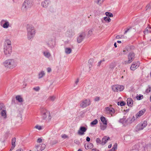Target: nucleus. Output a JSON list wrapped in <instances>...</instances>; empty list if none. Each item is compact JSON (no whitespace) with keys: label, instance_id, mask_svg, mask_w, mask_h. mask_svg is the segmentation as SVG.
Returning a JSON list of instances; mask_svg holds the SVG:
<instances>
[{"label":"nucleus","instance_id":"f257e3e1","mask_svg":"<svg viewBox=\"0 0 151 151\" xmlns=\"http://www.w3.org/2000/svg\"><path fill=\"white\" fill-rule=\"evenodd\" d=\"M3 66L7 68L12 69L17 65L16 60L13 59H9L5 60L3 63Z\"/></svg>","mask_w":151,"mask_h":151},{"label":"nucleus","instance_id":"f03ea898","mask_svg":"<svg viewBox=\"0 0 151 151\" xmlns=\"http://www.w3.org/2000/svg\"><path fill=\"white\" fill-rule=\"evenodd\" d=\"M27 38L29 40H32L35 35L36 30L33 26L28 25L27 27Z\"/></svg>","mask_w":151,"mask_h":151},{"label":"nucleus","instance_id":"7ed1b4c3","mask_svg":"<svg viewBox=\"0 0 151 151\" xmlns=\"http://www.w3.org/2000/svg\"><path fill=\"white\" fill-rule=\"evenodd\" d=\"M41 112L42 118L47 122H48L51 119L50 113L49 111L45 108H42L41 110Z\"/></svg>","mask_w":151,"mask_h":151},{"label":"nucleus","instance_id":"20e7f679","mask_svg":"<svg viewBox=\"0 0 151 151\" xmlns=\"http://www.w3.org/2000/svg\"><path fill=\"white\" fill-rule=\"evenodd\" d=\"M32 2L33 0H25L22 7V9L24 11L27 10L32 6Z\"/></svg>","mask_w":151,"mask_h":151},{"label":"nucleus","instance_id":"39448f33","mask_svg":"<svg viewBox=\"0 0 151 151\" xmlns=\"http://www.w3.org/2000/svg\"><path fill=\"white\" fill-rule=\"evenodd\" d=\"M147 125V122L146 121H144L141 122L139 124L136 126V130L138 131L142 130Z\"/></svg>","mask_w":151,"mask_h":151},{"label":"nucleus","instance_id":"423d86ee","mask_svg":"<svg viewBox=\"0 0 151 151\" xmlns=\"http://www.w3.org/2000/svg\"><path fill=\"white\" fill-rule=\"evenodd\" d=\"M3 51L6 57H9L12 52V47H4Z\"/></svg>","mask_w":151,"mask_h":151},{"label":"nucleus","instance_id":"0eeeda50","mask_svg":"<svg viewBox=\"0 0 151 151\" xmlns=\"http://www.w3.org/2000/svg\"><path fill=\"white\" fill-rule=\"evenodd\" d=\"M124 88L123 86L119 85H114L112 86V90L115 92L122 91L124 89Z\"/></svg>","mask_w":151,"mask_h":151},{"label":"nucleus","instance_id":"6e6552de","mask_svg":"<svg viewBox=\"0 0 151 151\" xmlns=\"http://www.w3.org/2000/svg\"><path fill=\"white\" fill-rule=\"evenodd\" d=\"M0 114L4 118H6V109L4 105L3 104H0Z\"/></svg>","mask_w":151,"mask_h":151},{"label":"nucleus","instance_id":"1a4fd4ad","mask_svg":"<svg viewBox=\"0 0 151 151\" xmlns=\"http://www.w3.org/2000/svg\"><path fill=\"white\" fill-rule=\"evenodd\" d=\"M91 102L89 99H86L81 101L80 103V106L83 108H85L91 104Z\"/></svg>","mask_w":151,"mask_h":151},{"label":"nucleus","instance_id":"9d476101","mask_svg":"<svg viewBox=\"0 0 151 151\" xmlns=\"http://www.w3.org/2000/svg\"><path fill=\"white\" fill-rule=\"evenodd\" d=\"M134 54L133 52H130L128 56V59L127 61H125V64H128L131 63L134 60Z\"/></svg>","mask_w":151,"mask_h":151},{"label":"nucleus","instance_id":"9b49d317","mask_svg":"<svg viewBox=\"0 0 151 151\" xmlns=\"http://www.w3.org/2000/svg\"><path fill=\"white\" fill-rule=\"evenodd\" d=\"M104 112L106 114H110L112 115V114L114 112V110L110 106L106 107L104 110Z\"/></svg>","mask_w":151,"mask_h":151},{"label":"nucleus","instance_id":"f8f14e48","mask_svg":"<svg viewBox=\"0 0 151 151\" xmlns=\"http://www.w3.org/2000/svg\"><path fill=\"white\" fill-rule=\"evenodd\" d=\"M86 36V33L84 32H81L77 38V40L78 43L81 42L83 40Z\"/></svg>","mask_w":151,"mask_h":151},{"label":"nucleus","instance_id":"ddd939ff","mask_svg":"<svg viewBox=\"0 0 151 151\" xmlns=\"http://www.w3.org/2000/svg\"><path fill=\"white\" fill-rule=\"evenodd\" d=\"M139 61L134 62L130 67V69L132 70H134L139 67Z\"/></svg>","mask_w":151,"mask_h":151},{"label":"nucleus","instance_id":"4468645a","mask_svg":"<svg viewBox=\"0 0 151 151\" xmlns=\"http://www.w3.org/2000/svg\"><path fill=\"white\" fill-rule=\"evenodd\" d=\"M48 46L51 48H53L55 45V42L54 39H50L47 42Z\"/></svg>","mask_w":151,"mask_h":151},{"label":"nucleus","instance_id":"2eb2a0df","mask_svg":"<svg viewBox=\"0 0 151 151\" xmlns=\"http://www.w3.org/2000/svg\"><path fill=\"white\" fill-rule=\"evenodd\" d=\"M87 129V128L84 127H81L78 130V133L80 135H83L84 134V132L86 131Z\"/></svg>","mask_w":151,"mask_h":151},{"label":"nucleus","instance_id":"dca6fc26","mask_svg":"<svg viewBox=\"0 0 151 151\" xmlns=\"http://www.w3.org/2000/svg\"><path fill=\"white\" fill-rule=\"evenodd\" d=\"M12 47L11 40L9 39L5 40L4 47Z\"/></svg>","mask_w":151,"mask_h":151},{"label":"nucleus","instance_id":"f3484780","mask_svg":"<svg viewBox=\"0 0 151 151\" xmlns=\"http://www.w3.org/2000/svg\"><path fill=\"white\" fill-rule=\"evenodd\" d=\"M74 35V32L72 29L68 31L66 33V36L69 37H71Z\"/></svg>","mask_w":151,"mask_h":151},{"label":"nucleus","instance_id":"a211bd4d","mask_svg":"<svg viewBox=\"0 0 151 151\" xmlns=\"http://www.w3.org/2000/svg\"><path fill=\"white\" fill-rule=\"evenodd\" d=\"M43 54L47 58H49L51 56V54L48 50L44 51L43 52Z\"/></svg>","mask_w":151,"mask_h":151},{"label":"nucleus","instance_id":"6ab92c4d","mask_svg":"<svg viewBox=\"0 0 151 151\" xmlns=\"http://www.w3.org/2000/svg\"><path fill=\"white\" fill-rule=\"evenodd\" d=\"M50 2V1L49 0H45L42 2L41 5L43 7L46 8L48 6Z\"/></svg>","mask_w":151,"mask_h":151},{"label":"nucleus","instance_id":"aec40b11","mask_svg":"<svg viewBox=\"0 0 151 151\" xmlns=\"http://www.w3.org/2000/svg\"><path fill=\"white\" fill-rule=\"evenodd\" d=\"M93 147V144L90 142H88L85 145V147L86 149H92Z\"/></svg>","mask_w":151,"mask_h":151},{"label":"nucleus","instance_id":"412c9836","mask_svg":"<svg viewBox=\"0 0 151 151\" xmlns=\"http://www.w3.org/2000/svg\"><path fill=\"white\" fill-rule=\"evenodd\" d=\"M109 137H107L106 136H105L104 137L102 140L101 144L102 145H104L107 142L108 140L109 139Z\"/></svg>","mask_w":151,"mask_h":151},{"label":"nucleus","instance_id":"4be33fe9","mask_svg":"<svg viewBox=\"0 0 151 151\" xmlns=\"http://www.w3.org/2000/svg\"><path fill=\"white\" fill-rule=\"evenodd\" d=\"M45 72L44 71L42 70L38 74V78L40 79L43 78L45 75Z\"/></svg>","mask_w":151,"mask_h":151},{"label":"nucleus","instance_id":"5701e85b","mask_svg":"<svg viewBox=\"0 0 151 151\" xmlns=\"http://www.w3.org/2000/svg\"><path fill=\"white\" fill-rule=\"evenodd\" d=\"M146 111V110L145 109H143L141 111H140L138 113L136 114V116L137 117H138L142 115Z\"/></svg>","mask_w":151,"mask_h":151},{"label":"nucleus","instance_id":"b1692460","mask_svg":"<svg viewBox=\"0 0 151 151\" xmlns=\"http://www.w3.org/2000/svg\"><path fill=\"white\" fill-rule=\"evenodd\" d=\"M127 103L128 105L132 106L133 104V101L131 98H128L127 99Z\"/></svg>","mask_w":151,"mask_h":151},{"label":"nucleus","instance_id":"393cba45","mask_svg":"<svg viewBox=\"0 0 151 151\" xmlns=\"http://www.w3.org/2000/svg\"><path fill=\"white\" fill-rule=\"evenodd\" d=\"M104 2L103 0H94V2L97 4L101 6Z\"/></svg>","mask_w":151,"mask_h":151},{"label":"nucleus","instance_id":"a878e982","mask_svg":"<svg viewBox=\"0 0 151 151\" xmlns=\"http://www.w3.org/2000/svg\"><path fill=\"white\" fill-rule=\"evenodd\" d=\"M72 50L69 47H66L65 48V52L67 54H68L71 53Z\"/></svg>","mask_w":151,"mask_h":151},{"label":"nucleus","instance_id":"bb28decb","mask_svg":"<svg viewBox=\"0 0 151 151\" xmlns=\"http://www.w3.org/2000/svg\"><path fill=\"white\" fill-rule=\"evenodd\" d=\"M16 99L19 102H22L23 101V99L22 97L20 95H18L16 96Z\"/></svg>","mask_w":151,"mask_h":151},{"label":"nucleus","instance_id":"cd10ccee","mask_svg":"<svg viewBox=\"0 0 151 151\" xmlns=\"http://www.w3.org/2000/svg\"><path fill=\"white\" fill-rule=\"evenodd\" d=\"M100 119L102 122V124H107V121L105 117L103 116H101L100 118Z\"/></svg>","mask_w":151,"mask_h":151},{"label":"nucleus","instance_id":"c85d7f7f","mask_svg":"<svg viewBox=\"0 0 151 151\" xmlns=\"http://www.w3.org/2000/svg\"><path fill=\"white\" fill-rule=\"evenodd\" d=\"M9 26V22L7 21L6 23H4L3 25L1 26L4 28H7Z\"/></svg>","mask_w":151,"mask_h":151},{"label":"nucleus","instance_id":"c756f323","mask_svg":"<svg viewBox=\"0 0 151 151\" xmlns=\"http://www.w3.org/2000/svg\"><path fill=\"white\" fill-rule=\"evenodd\" d=\"M92 88L91 86H88L86 87V91L88 93H90L91 91Z\"/></svg>","mask_w":151,"mask_h":151},{"label":"nucleus","instance_id":"7c9ffc66","mask_svg":"<svg viewBox=\"0 0 151 151\" xmlns=\"http://www.w3.org/2000/svg\"><path fill=\"white\" fill-rule=\"evenodd\" d=\"M134 117H133L132 118H129L127 120V124H131L133 122L134 120Z\"/></svg>","mask_w":151,"mask_h":151},{"label":"nucleus","instance_id":"2f4dec72","mask_svg":"<svg viewBox=\"0 0 151 151\" xmlns=\"http://www.w3.org/2000/svg\"><path fill=\"white\" fill-rule=\"evenodd\" d=\"M107 124H103L101 123L100 124V129L101 130H104L106 129V126Z\"/></svg>","mask_w":151,"mask_h":151},{"label":"nucleus","instance_id":"473e14b6","mask_svg":"<svg viewBox=\"0 0 151 151\" xmlns=\"http://www.w3.org/2000/svg\"><path fill=\"white\" fill-rule=\"evenodd\" d=\"M150 28L151 29V27H150ZM150 28L148 27L146 28L144 31V33L145 35H146L148 33L151 32V31L150 30Z\"/></svg>","mask_w":151,"mask_h":151},{"label":"nucleus","instance_id":"72a5a7b5","mask_svg":"<svg viewBox=\"0 0 151 151\" xmlns=\"http://www.w3.org/2000/svg\"><path fill=\"white\" fill-rule=\"evenodd\" d=\"M116 65V64L115 62H113L111 63L109 65V68L113 69Z\"/></svg>","mask_w":151,"mask_h":151},{"label":"nucleus","instance_id":"f704fd0d","mask_svg":"<svg viewBox=\"0 0 151 151\" xmlns=\"http://www.w3.org/2000/svg\"><path fill=\"white\" fill-rule=\"evenodd\" d=\"M126 37L124 36L123 35H119L116 36V38L117 39H119L122 38H125Z\"/></svg>","mask_w":151,"mask_h":151},{"label":"nucleus","instance_id":"c9c22d12","mask_svg":"<svg viewBox=\"0 0 151 151\" xmlns=\"http://www.w3.org/2000/svg\"><path fill=\"white\" fill-rule=\"evenodd\" d=\"M55 97L54 96H51L49 97L48 99L51 101H53L55 99Z\"/></svg>","mask_w":151,"mask_h":151},{"label":"nucleus","instance_id":"e433bc0d","mask_svg":"<svg viewBox=\"0 0 151 151\" xmlns=\"http://www.w3.org/2000/svg\"><path fill=\"white\" fill-rule=\"evenodd\" d=\"M15 142L16 138H13L12 139V146L14 147L15 146Z\"/></svg>","mask_w":151,"mask_h":151},{"label":"nucleus","instance_id":"4c0bfd02","mask_svg":"<svg viewBox=\"0 0 151 151\" xmlns=\"http://www.w3.org/2000/svg\"><path fill=\"white\" fill-rule=\"evenodd\" d=\"M136 97L137 100H141L143 98V96L142 95L139 94V95H137Z\"/></svg>","mask_w":151,"mask_h":151},{"label":"nucleus","instance_id":"58836bf2","mask_svg":"<svg viewBox=\"0 0 151 151\" xmlns=\"http://www.w3.org/2000/svg\"><path fill=\"white\" fill-rule=\"evenodd\" d=\"M105 14L106 16L109 17H112L113 16V14L111 13L108 12H106L105 13Z\"/></svg>","mask_w":151,"mask_h":151},{"label":"nucleus","instance_id":"ea45409f","mask_svg":"<svg viewBox=\"0 0 151 151\" xmlns=\"http://www.w3.org/2000/svg\"><path fill=\"white\" fill-rule=\"evenodd\" d=\"M45 145L44 144H42L40 145V151H42L45 147Z\"/></svg>","mask_w":151,"mask_h":151},{"label":"nucleus","instance_id":"a19ab883","mask_svg":"<svg viewBox=\"0 0 151 151\" xmlns=\"http://www.w3.org/2000/svg\"><path fill=\"white\" fill-rule=\"evenodd\" d=\"M98 123V120L96 119H95L91 123V125H96Z\"/></svg>","mask_w":151,"mask_h":151},{"label":"nucleus","instance_id":"79ce46f5","mask_svg":"<svg viewBox=\"0 0 151 151\" xmlns=\"http://www.w3.org/2000/svg\"><path fill=\"white\" fill-rule=\"evenodd\" d=\"M119 122L123 124H124L126 122L125 118H124L122 119H120L119 120Z\"/></svg>","mask_w":151,"mask_h":151},{"label":"nucleus","instance_id":"37998d69","mask_svg":"<svg viewBox=\"0 0 151 151\" xmlns=\"http://www.w3.org/2000/svg\"><path fill=\"white\" fill-rule=\"evenodd\" d=\"M149 87L146 90V93H148L151 91V86H149Z\"/></svg>","mask_w":151,"mask_h":151},{"label":"nucleus","instance_id":"c03bdc74","mask_svg":"<svg viewBox=\"0 0 151 151\" xmlns=\"http://www.w3.org/2000/svg\"><path fill=\"white\" fill-rule=\"evenodd\" d=\"M104 20L106 21H107L108 22H110L111 20L109 17H106L104 18Z\"/></svg>","mask_w":151,"mask_h":151},{"label":"nucleus","instance_id":"a18cd8bd","mask_svg":"<svg viewBox=\"0 0 151 151\" xmlns=\"http://www.w3.org/2000/svg\"><path fill=\"white\" fill-rule=\"evenodd\" d=\"M7 20L5 19H2L0 22V24L1 26L3 25Z\"/></svg>","mask_w":151,"mask_h":151},{"label":"nucleus","instance_id":"49530a36","mask_svg":"<svg viewBox=\"0 0 151 151\" xmlns=\"http://www.w3.org/2000/svg\"><path fill=\"white\" fill-rule=\"evenodd\" d=\"M35 128L38 129V130H40L42 129V127L41 126L39 125H36L35 127Z\"/></svg>","mask_w":151,"mask_h":151},{"label":"nucleus","instance_id":"de8ad7c7","mask_svg":"<svg viewBox=\"0 0 151 151\" xmlns=\"http://www.w3.org/2000/svg\"><path fill=\"white\" fill-rule=\"evenodd\" d=\"M35 148L37 151H40V145H36L35 146Z\"/></svg>","mask_w":151,"mask_h":151},{"label":"nucleus","instance_id":"09e8293b","mask_svg":"<svg viewBox=\"0 0 151 151\" xmlns=\"http://www.w3.org/2000/svg\"><path fill=\"white\" fill-rule=\"evenodd\" d=\"M96 141L97 143H99L101 144V141L99 138H97L96 139Z\"/></svg>","mask_w":151,"mask_h":151},{"label":"nucleus","instance_id":"8fccbe9b","mask_svg":"<svg viewBox=\"0 0 151 151\" xmlns=\"http://www.w3.org/2000/svg\"><path fill=\"white\" fill-rule=\"evenodd\" d=\"M33 89L36 91H38L40 90V88L39 87L37 86L34 88Z\"/></svg>","mask_w":151,"mask_h":151},{"label":"nucleus","instance_id":"3c124183","mask_svg":"<svg viewBox=\"0 0 151 151\" xmlns=\"http://www.w3.org/2000/svg\"><path fill=\"white\" fill-rule=\"evenodd\" d=\"M92 34V30H90L88 32V37L91 36Z\"/></svg>","mask_w":151,"mask_h":151},{"label":"nucleus","instance_id":"603ef678","mask_svg":"<svg viewBox=\"0 0 151 151\" xmlns=\"http://www.w3.org/2000/svg\"><path fill=\"white\" fill-rule=\"evenodd\" d=\"M125 104V103L124 101H121L120 102L119 105L121 106H124Z\"/></svg>","mask_w":151,"mask_h":151},{"label":"nucleus","instance_id":"864d4df0","mask_svg":"<svg viewBox=\"0 0 151 151\" xmlns=\"http://www.w3.org/2000/svg\"><path fill=\"white\" fill-rule=\"evenodd\" d=\"M79 81V79L77 78L76 80V81L75 82V84L74 85L75 86L76 85H77L78 84V83Z\"/></svg>","mask_w":151,"mask_h":151},{"label":"nucleus","instance_id":"5fc2aeb1","mask_svg":"<svg viewBox=\"0 0 151 151\" xmlns=\"http://www.w3.org/2000/svg\"><path fill=\"white\" fill-rule=\"evenodd\" d=\"M100 99V97H96L94 99V100L96 101H99Z\"/></svg>","mask_w":151,"mask_h":151},{"label":"nucleus","instance_id":"6e6d98bb","mask_svg":"<svg viewBox=\"0 0 151 151\" xmlns=\"http://www.w3.org/2000/svg\"><path fill=\"white\" fill-rule=\"evenodd\" d=\"M117 143H115L113 146V148L114 149H115L116 150L117 148Z\"/></svg>","mask_w":151,"mask_h":151},{"label":"nucleus","instance_id":"4d7b16f0","mask_svg":"<svg viewBox=\"0 0 151 151\" xmlns=\"http://www.w3.org/2000/svg\"><path fill=\"white\" fill-rule=\"evenodd\" d=\"M42 139L40 138H39L37 140V142L38 143H41L42 142Z\"/></svg>","mask_w":151,"mask_h":151},{"label":"nucleus","instance_id":"13d9d810","mask_svg":"<svg viewBox=\"0 0 151 151\" xmlns=\"http://www.w3.org/2000/svg\"><path fill=\"white\" fill-rule=\"evenodd\" d=\"M61 137L65 139L67 138L68 136L66 134H64L61 135Z\"/></svg>","mask_w":151,"mask_h":151},{"label":"nucleus","instance_id":"bf43d9fd","mask_svg":"<svg viewBox=\"0 0 151 151\" xmlns=\"http://www.w3.org/2000/svg\"><path fill=\"white\" fill-rule=\"evenodd\" d=\"M102 63V62H101V61H99L98 63L97 66L98 67H100Z\"/></svg>","mask_w":151,"mask_h":151},{"label":"nucleus","instance_id":"052dcab7","mask_svg":"<svg viewBox=\"0 0 151 151\" xmlns=\"http://www.w3.org/2000/svg\"><path fill=\"white\" fill-rule=\"evenodd\" d=\"M47 72L48 73H50V72H51L52 70L50 68H47Z\"/></svg>","mask_w":151,"mask_h":151},{"label":"nucleus","instance_id":"680f3d73","mask_svg":"<svg viewBox=\"0 0 151 151\" xmlns=\"http://www.w3.org/2000/svg\"><path fill=\"white\" fill-rule=\"evenodd\" d=\"M93 62V60L92 59H90L88 61V63L89 64H90L91 65L92 63Z\"/></svg>","mask_w":151,"mask_h":151},{"label":"nucleus","instance_id":"e2e57ef3","mask_svg":"<svg viewBox=\"0 0 151 151\" xmlns=\"http://www.w3.org/2000/svg\"><path fill=\"white\" fill-rule=\"evenodd\" d=\"M151 7V6L150 4H148L146 6V10L149 9Z\"/></svg>","mask_w":151,"mask_h":151},{"label":"nucleus","instance_id":"0e129e2a","mask_svg":"<svg viewBox=\"0 0 151 151\" xmlns=\"http://www.w3.org/2000/svg\"><path fill=\"white\" fill-rule=\"evenodd\" d=\"M16 151H23V150L21 148H19Z\"/></svg>","mask_w":151,"mask_h":151},{"label":"nucleus","instance_id":"69168bd1","mask_svg":"<svg viewBox=\"0 0 151 151\" xmlns=\"http://www.w3.org/2000/svg\"><path fill=\"white\" fill-rule=\"evenodd\" d=\"M14 147H14L12 146L11 147V148L9 150V151H12L14 149Z\"/></svg>","mask_w":151,"mask_h":151},{"label":"nucleus","instance_id":"338daca9","mask_svg":"<svg viewBox=\"0 0 151 151\" xmlns=\"http://www.w3.org/2000/svg\"><path fill=\"white\" fill-rule=\"evenodd\" d=\"M86 140L87 142H89L90 140V138L88 137H86Z\"/></svg>","mask_w":151,"mask_h":151},{"label":"nucleus","instance_id":"774afa93","mask_svg":"<svg viewBox=\"0 0 151 151\" xmlns=\"http://www.w3.org/2000/svg\"><path fill=\"white\" fill-rule=\"evenodd\" d=\"M129 29H127L125 31L124 34H125L129 30Z\"/></svg>","mask_w":151,"mask_h":151}]
</instances>
